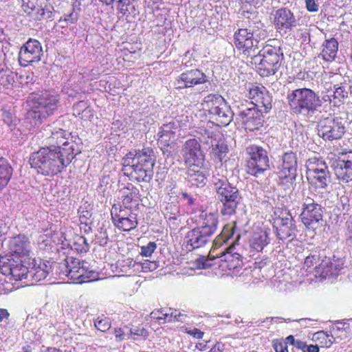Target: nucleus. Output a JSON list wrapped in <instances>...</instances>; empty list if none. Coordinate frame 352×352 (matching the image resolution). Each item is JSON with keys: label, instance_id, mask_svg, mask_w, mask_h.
I'll return each mask as SVG.
<instances>
[{"label": "nucleus", "instance_id": "obj_32", "mask_svg": "<svg viewBox=\"0 0 352 352\" xmlns=\"http://www.w3.org/2000/svg\"><path fill=\"white\" fill-rule=\"evenodd\" d=\"M235 225L234 222L233 224L228 223L223 226L221 233L213 240L214 249L220 248L224 244H229L230 248L235 245L236 242H238L241 238L240 234H236L234 237Z\"/></svg>", "mask_w": 352, "mask_h": 352}, {"label": "nucleus", "instance_id": "obj_11", "mask_svg": "<svg viewBox=\"0 0 352 352\" xmlns=\"http://www.w3.org/2000/svg\"><path fill=\"white\" fill-rule=\"evenodd\" d=\"M314 197H317L314 193L303 196L300 214L301 222L305 228L313 231L322 226L324 213V208L315 200Z\"/></svg>", "mask_w": 352, "mask_h": 352}, {"label": "nucleus", "instance_id": "obj_2", "mask_svg": "<svg viewBox=\"0 0 352 352\" xmlns=\"http://www.w3.org/2000/svg\"><path fill=\"white\" fill-rule=\"evenodd\" d=\"M156 157L151 147L133 149L122 159V172L130 180L149 183L153 177Z\"/></svg>", "mask_w": 352, "mask_h": 352}, {"label": "nucleus", "instance_id": "obj_57", "mask_svg": "<svg viewBox=\"0 0 352 352\" xmlns=\"http://www.w3.org/2000/svg\"><path fill=\"white\" fill-rule=\"evenodd\" d=\"M157 248V244L155 242L150 241L147 245H142L141 247L140 254L142 256L148 257L152 255Z\"/></svg>", "mask_w": 352, "mask_h": 352}, {"label": "nucleus", "instance_id": "obj_14", "mask_svg": "<svg viewBox=\"0 0 352 352\" xmlns=\"http://www.w3.org/2000/svg\"><path fill=\"white\" fill-rule=\"evenodd\" d=\"M0 273L9 276L10 280L27 279L29 278L28 260L1 256Z\"/></svg>", "mask_w": 352, "mask_h": 352}, {"label": "nucleus", "instance_id": "obj_55", "mask_svg": "<svg viewBox=\"0 0 352 352\" xmlns=\"http://www.w3.org/2000/svg\"><path fill=\"white\" fill-rule=\"evenodd\" d=\"M108 241L109 237L106 230L100 228V230L98 232V233L96 234L94 239L95 243L104 247L107 244Z\"/></svg>", "mask_w": 352, "mask_h": 352}, {"label": "nucleus", "instance_id": "obj_33", "mask_svg": "<svg viewBox=\"0 0 352 352\" xmlns=\"http://www.w3.org/2000/svg\"><path fill=\"white\" fill-rule=\"evenodd\" d=\"M122 203L124 208L132 211L133 207L139 205L140 191L133 184H127L126 186L122 190Z\"/></svg>", "mask_w": 352, "mask_h": 352}, {"label": "nucleus", "instance_id": "obj_5", "mask_svg": "<svg viewBox=\"0 0 352 352\" xmlns=\"http://www.w3.org/2000/svg\"><path fill=\"white\" fill-rule=\"evenodd\" d=\"M194 223L195 227L188 231L184 238V244L188 252L203 248L212 241L219 223L218 215L202 211Z\"/></svg>", "mask_w": 352, "mask_h": 352}, {"label": "nucleus", "instance_id": "obj_10", "mask_svg": "<svg viewBox=\"0 0 352 352\" xmlns=\"http://www.w3.org/2000/svg\"><path fill=\"white\" fill-rule=\"evenodd\" d=\"M245 171L254 177L263 175L270 169L269 151L262 146L252 144L245 148Z\"/></svg>", "mask_w": 352, "mask_h": 352}, {"label": "nucleus", "instance_id": "obj_8", "mask_svg": "<svg viewBox=\"0 0 352 352\" xmlns=\"http://www.w3.org/2000/svg\"><path fill=\"white\" fill-rule=\"evenodd\" d=\"M284 61V54L280 47L267 45L257 54L251 57V63L254 65L261 77L274 75Z\"/></svg>", "mask_w": 352, "mask_h": 352}, {"label": "nucleus", "instance_id": "obj_18", "mask_svg": "<svg viewBox=\"0 0 352 352\" xmlns=\"http://www.w3.org/2000/svg\"><path fill=\"white\" fill-rule=\"evenodd\" d=\"M307 172L312 175L316 184L320 188H326L331 182V173L322 157H312L307 162Z\"/></svg>", "mask_w": 352, "mask_h": 352}, {"label": "nucleus", "instance_id": "obj_36", "mask_svg": "<svg viewBox=\"0 0 352 352\" xmlns=\"http://www.w3.org/2000/svg\"><path fill=\"white\" fill-rule=\"evenodd\" d=\"M106 6H112L115 2L117 3V9L119 12L126 17L129 16H135L138 14L135 6L132 3L131 0H98Z\"/></svg>", "mask_w": 352, "mask_h": 352}, {"label": "nucleus", "instance_id": "obj_25", "mask_svg": "<svg viewBox=\"0 0 352 352\" xmlns=\"http://www.w3.org/2000/svg\"><path fill=\"white\" fill-rule=\"evenodd\" d=\"M344 263V258H336L334 255L332 261L329 257L325 256L318 265H316L314 268L316 276L324 278L336 277L343 269Z\"/></svg>", "mask_w": 352, "mask_h": 352}, {"label": "nucleus", "instance_id": "obj_58", "mask_svg": "<svg viewBox=\"0 0 352 352\" xmlns=\"http://www.w3.org/2000/svg\"><path fill=\"white\" fill-rule=\"evenodd\" d=\"M320 254L318 252L315 251L311 253L309 256L305 258L304 265L306 267L310 268L314 266V263H316L319 261Z\"/></svg>", "mask_w": 352, "mask_h": 352}, {"label": "nucleus", "instance_id": "obj_54", "mask_svg": "<svg viewBox=\"0 0 352 352\" xmlns=\"http://www.w3.org/2000/svg\"><path fill=\"white\" fill-rule=\"evenodd\" d=\"M159 261L144 260L142 262H140L138 267H141L142 271L144 272H152L159 267Z\"/></svg>", "mask_w": 352, "mask_h": 352}, {"label": "nucleus", "instance_id": "obj_26", "mask_svg": "<svg viewBox=\"0 0 352 352\" xmlns=\"http://www.w3.org/2000/svg\"><path fill=\"white\" fill-rule=\"evenodd\" d=\"M10 256H6L15 259L29 260L31 252V246L29 239L25 235L19 234L12 238L9 242Z\"/></svg>", "mask_w": 352, "mask_h": 352}, {"label": "nucleus", "instance_id": "obj_49", "mask_svg": "<svg viewBox=\"0 0 352 352\" xmlns=\"http://www.w3.org/2000/svg\"><path fill=\"white\" fill-rule=\"evenodd\" d=\"M163 322L182 321V317L184 316V315L179 312L177 310H173L170 308L167 309V312H164V314H163Z\"/></svg>", "mask_w": 352, "mask_h": 352}, {"label": "nucleus", "instance_id": "obj_60", "mask_svg": "<svg viewBox=\"0 0 352 352\" xmlns=\"http://www.w3.org/2000/svg\"><path fill=\"white\" fill-rule=\"evenodd\" d=\"M164 312H167L166 309H161L159 310L153 311L151 313V318L153 319L157 320L160 324L164 323L163 322V317H164L163 314H164Z\"/></svg>", "mask_w": 352, "mask_h": 352}, {"label": "nucleus", "instance_id": "obj_35", "mask_svg": "<svg viewBox=\"0 0 352 352\" xmlns=\"http://www.w3.org/2000/svg\"><path fill=\"white\" fill-rule=\"evenodd\" d=\"M179 127L178 121H172L167 124H164L159 129L157 135V142L167 143L170 142L171 139L175 137L176 130Z\"/></svg>", "mask_w": 352, "mask_h": 352}, {"label": "nucleus", "instance_id": "obj_38", "mask_svg": "<svg viewBox=\"0 0 352 352\" xmlns=\"http://www.w3.org/2000/svg\"><path fill=\"white\" fill-rule=\"evenodd\" d=\"M350 92L347 89L346 80L342 78L340 82L333 85V104L335 107H339L344 103L345 99L349 97Z\"/></svg>", "mask_w": 352, "mask_h": 352}, {"label": "nucleus", "instance_id": "obj_45", "mask_svg": "<svg viewBox=\"0 0 352 352\" xmlns=\"http://www.w3.org/2000/svg\"><path fill=\"white\" fill-rule=\"evenodd\" d=\"M213 155L222 162L228 152L227 144L222 140H219L215 144L212 142Z\"/></svg>", "mask_w": 352, "mask_h": 352}, {"label": "nucleus", "instance_id": "obj_37", "mask_svg": "<svg viewBox=\"0 0 352 352\" xmlns=\"http://www.w3.org/2000/svg\"><path fill=\"white\" fill-rule=\"evenodd\" d=\"M322 47L320 56L322 59L327 62L334 60L338 50V41L335 38L327 39L323 43Z\"/></svg>", "mask_w": 352, "mask_h": 352}, {"label": "nucleus", "instance_id": "obj_7", "mask_svg": "<svg viewBox=\"0 0 352 352\" xmlns=\"http://www.w3.org/2000/svg\"><path fill=\"white\" fill-rule=\"evenodd\" d=\"M59 96L54 90H41L33 92L28 98L30 109L27 118L34 121V125L41 124L54 114L59 104Z\"/></svg>", "mask_w": 352, "mask_h": 352}, {"label": "nucleus", "instance_id": "obj_16", "mask_svg": "<svg viewBox=\"0 0 352 352\" xmlns=\"http://www.w3.org/2000/svg\"><path fill=\"white\" fill-rule=\"evenodd\" d=\"M252 103L241 104L238 114L239 118L247 131H254L259 130L263 125V116Z\"/></svg>", "mask_w": 352, "mask_h": 352}, {"label": "nucleus", "instance_id": "obj_62", "mask_svg": "<svg viewBox=\"0 0 352 352\" xmlns=\"http://www.w3.org/2000/svg\"><path fill=\"white\" fill-rule=\"evenodd\" d=\"M305 8L310 12H316L318 11L319 6L315 0H305Z\"/></svg>", "mask_w": 352, "mask_h": 352}, {"label": "nucleus", "instance_id": "obj_47", "mask_svg": "<svg viewBox=\"0 0 352 352\" xmlns=\"http://www.w3.org/2000/svg\"><path fill=\"white\" fill-rule=\"evenodd\" d=\"M94 325L98 330L106 332L111 327L110 320L104 315L100 316L94 320Z\"/></svg>", "mask_w": 352, "mask_h": 352}, {"label": "nucleus", "instance_id": "obj_21", "mask_svg": "<svg viewBox=\"0 0 352 352\" xmlns=\"http://www.w3.org/2000/svg\"><path fill=\"white\" fill-rule=\"evenodd\" d=\"M210 77L202 70L191 69L182 72L174 82L175 88L179 90L192 88L200 85L210 84Z\"/></svg>", "mask_w": 352, "mask_h": 352}, {"label": "nucleus", "instance_id": "obj_39", "mask_svg": "<svg viewBox=\"0 0 352 352\" xmlns=\"http://www.w3.org/2000/svg\"><path fill=\"white\" fill-rule=\"evenodd\" d=\"M129 217H121L113 221L114 226L124 232H129L138 226L137 214L130 211Z\"/></svg>", "mask_w": 352, "mask_h": 352}, {"label": "nucleus", "instance_id": "obj_23", "mask_svg": "<svg viewBox=\"0 0 352 352\" xmlns=\"http://www.w3.org/2000/svg\"><path fill=\"white\" fill-rule=\"evenodd\" d=\"M43 54L41 43L36 39L29 38L20 48L19 62L21 66L27 67L41 60Z\"/></svg>", "mask_w": 352, "mask_h": 352}, {"label": "nucleus", "instance_id": "obj_41", "mask_svg": "<svg viewBox=\"0 0 352 352\" xmlns=\"http://www.w3.org/2000/svg\"><path fill=\"white\" fill-rule=\"evenodd\" d=\"M165 218L168 221L169 224L174 228H177L180 223V210L178 206L173 204H168L164 212Z\"/></svg>", "mask_w": 352, "mask_h": 352}, {"label": "nucleus", "instance_id": "obj_44", "mask_svg": "<svg viewBox=\"0 0 352 352\" xmlns=\"http://www.w3.org/2000/svg\"><path fill=\"white\" fill-rule=\"evenodd\" d=\"M15 82V74L10 69L6 68L0 69V84L3 87L8 89L12 86Z\"/></svg>", "mask_w": 352, "mask_h": 352}, {"label": "nucleus", "instance_id": "obj_27", "mask_svg": "<svg viewBox=\"0 0 352 352\" xmlns=\"http://www.w3.org/2000/svg\"><path fill=\"white\" fill-rule=\"evenodd\" d=\"M185 175V179L189 188H203L207 185L210 173L204 166H195L187 167Z\"/></svg>", "mask_w": 352, "mask_h": 352}, {"label": "nucleus", "instance_id": "obj_28", "mask_svg": "<svg viewBox=\"0 0 352 352\" xmlns=\"http://www.w3.org/2000/svg\"><path fill=\"white\" fill-rule=\"evenodd\" d=\"M250 96L256 103L252 102L256 107L263 108V113H268L272 108L273 97L267 89L263 86H254L250 89Z\"/></svg>", "mask_w": 352, "mask_h": 352}, {"label": "nucleus", "instance_id": "obj_22", "mask_svg": "<svg viewBox=\"0 0 352 352\" xmlns=\"http://www.w3.org/2000/svg\"><path fill=\"white\" fill-rule=\"evenodd\" d=\"M182 155L187 167L203 166L204 164L205 155L199 142L195 138L186 141L182 149Z\"/></svg>", "mask_w": 352, "mask_h": 352}, {"label": "nucleus", "instance_id": "obj_42", "mask_svg": "<svg viewBox=\"0 0 352 352\" xmlns=\"http://www.w3.org/2000/svg\"><path fill=\"white\" fill-rule=\"evenodd\" d=\"M63 246H69L71 250H74L78 254L87 253L89 250V245L86 238L83 236L76 235L73 238L72 243L63 242Z\"/></svg>", "mask_w": 352, "mask_h": 352}, {"label": "nucleus", "instance_id": "obj_48", "mask_svg": "<svg viewBox=\"0 0 352 352\" xmlns=\"http://www.w3.org/2000/svg\"><path fill=\"white\" fill-rule=\"evenodd\" d=\"M138 264H140V263H137L136 261L131 258L124 260L119 263L121 272L124 273H131L132 272H134L135 270V268L137 270H139L140 267H138Z\"/></svg>", "mask_w": 352, "mask_h": 352}, {"label": "nucleus", "instance_id": "obj_63", "mask_svg": "<svg viewBox=\"0 0 352 352\" xmlns=\"http://www.w3.org/2000/svg\"><path fill=\"white\" fill-rule=\"evenodd\" d=\"M130 333L131 335H134V336H142V337H144V338L148 336V331L144 327L131 329Z\"/></svg>", "mask_w": 352, "mask_h": 352}, {"label": "nucleus", "instance_id": "obj_59", "mask_svg": "<svg viewBox=\"0 0 352 352\" xmlns=\"http://www.w3.org/2000/svg\"><path fill=\"white\" fill-rule=\"evenodd\" d=\"M273 348L275 352H289L287 343H285L282 340H274Z\"/></svg>", "mask_w": 352, "mask_h": 352}, {"label": "nucleus", "instance_id": "obj_6", "mask_svg": "<svg viewBox=\"0 0 352 352\" xmlns=\"http://www.w3.org/2000/svg\"><path fill=\"white\" fill-rule=\"evenodd\" d=\"M286 99L291 113L307 120L312 118L322 104L320 96L306 87L289 91Z\"/></svg>", "mask_w": 352, "mask_h": 352}, {"label": "nucleus", "instance_id": "obj_31", "mask_svg": "<svg viewBox=\"0 0 352 352\" xmlns=\"http://www.w3.org/2000/svg\"><path fill=\"white\" fill-rule=\"evenodd\" d=\"M234 43L236 47L244 52H250L255 48H258V42L254 40L251 33L245 28H239L234 34Z\"/></svg>", "mask_w": 352, "mask_h": 352}, {"label": "nucleus", "instance_id": "obj_17", "mask_svg": "<svg viewBox=\"0 0 352 352\" xmlns=\"http://www.w3.org/2000/svg\"><path fill=\"white\" fill-rule=\"evenodd\" d=\"M21 8L28 17L36 21H52L55 12L51 3H38V0H23Z\"/></svg>", "mask_w": 352, "mask_h": 352}, {"label": "nucleus", "instance_id": "obj_13", "mask_svg": "<svg viewBox=\"0 0 352 352\" xmlns=\"http://www.w3.org/2000/svg\"><path fill=\"white\" fill-rule=\"evenodd\" d=\"M274 214L276 217L274 219L273 228L276 238L282 241L287 239L292 241L296 239L297 227L290 211L286 208H278Z\"/></svg>", "mask_w": 352, "mask_h": 352}, {"label": "nucleus", "instance_id": "obj_51", "mask_svg": "<svg viewBox=\"0 0 352 352\" xmlns=\"http://www.w3.org/2000/svg\"><path fill=\"white\" fill-rule=\"evenodd\" d=\"M78 12L75 11V8L73 7L72 10L67 14H64L58 20L59 23L65 22L67 25L69 23L74 24L78 21Z\"/></svg>", "mask_w": 352, "mask_h": 352}, {"label": "nucleus", "instance_id": "obj_40", "mask_svg": "<svg viewBox=\"0 0 352 352\" xmlns=\"http://www.w3.org/2000/svg\"><path fill=\"white\" fill-rule=\"evenodd\" d=\"M12 172L13 169L8 161L3 157L0 158V190L8 185Z\"/></svg>", "mask_w": 352, "mask_h": 352}, {"label": "nucleus", "instance_id": "obj_12", "mask_svg": "<svg viewBox=\"0 0 352 352\" xmlns=\"http://www.w3.org/2000/svg\"><path fill=\"white\" fill-rule=\"evenodd\" d=\"M347 121L340 116H328L321 118L316 129L319 137L324 141L332 142L341 139L346 131Z\"/></svg>", "mask_w": 352, "mask_h": 352}, {"label": "nucleus", "instance_id": "obj_24", "mask_svg": "<svg viewBox=\"0 0 352 352\" xmlns=\"http://www.w3.org/2000/svg\"><path fill=\"white\" fill-rule=\"evenodd\" d=\"M282 164L280 177L287 183L293 185L298 176V157L296 153L290 151L285 152L281 157Z\"/></svg>", "mask_w": 352, "mask_h": 352}, {"label": "nucleus", "instance_id": "obj_3", "mask_svg": "<svg viewBox=\"0 0 352 352\" xmlns=\"http://www.w3.org/2000/svg\"><path fill=\"white\" fill-rule=\"evenodd\" d=\"M51 276L75 283H90L98 279L99 274L86 261L66 256L60 262H51Z\"/></svg>", "mask_w": 352, "mask_h": 352}, {"label": "nucleus", "instance_id": "obj_46", "mask_svg": "<svg viewBox=\"0 0 352 352\" xmlns=\"http://www.w3.org/2000/svg\"><path fill=\"white\" fill-rule=\"evenodd\" d=\"M349 324L337 321L331 327V338L336 336L338 338H346L348 331H349Z\"/></svg>", "mask_w": 352, "mask_h": 352}, {"label": "nucleus", "instance_id": "obj_52", "mask_svg": "<svg viewBox=\"0 0 352 352\" xmlns=\"http://www.w3.org/2000/svg\"><path fill=\"white\" fill-rule=\"evenodd\" d=\"M217 257L214 256L212 258H207L204 256H199L195 260V265L199 269H207L213 265V261Z\"/></svg>", "mask_w": 352, "mask_h": 352}, {"label": "nucleus", "instance_id": "obj_20", "mask_svg": "<svg viewBox=\"0 0 352 352\" xmlns=\"http://www.w3.org/2000/svg\"><path fill=\"white\" fill-rule=\"evenodd\" d=\"M331 168L338 180L344 184L352 181V149L339 154L331 164Z\"/></svg>", "mask_w": 352, "mask_h": 352}, {"label": "nucleus", "instance_id": "obj_56", "mask_svg": "<svg viewBox=\"0 0 352 352\" xmlns=\"http://www.w3.org/2000/svg\"><path fill=\"white\" fill-rule=\"evenodd\" d=\"M74 112L80 116V114H83L85 113H91V109L89 108L87 102L84 100H80L77 103L74 104L73 107Z\"/></svg>", "mask_w": 352, "mask_h": 352}, {"label": "nucleus", "instance_id": "obj_29", "mask_svg": "<svg viewBox=\"0 0 352 352\" xmlns=\"http://www.w3.org/2000/svg\"><path fill=\"white\" fill-rule=\"evenodd\" d=\"M29 277L35 282L45 280L48 276H51V262L41 259L28 260Z\"/></svg>", "mask_w": 352, "mask_h": 352}, {"label": "nucleus", "instance_id": "obj_64", "mask_svg": "<svg viewBox=\"0 0 352 352\" xmlns=\"http://www.w3.org/2000/svg\"><path fill=\"white\" fill-rule=\"evenodd\" d=\"M346 243L348 245H352V226H348L347 230L345 233Z\"/></svg>", "mask_w": 352, "mask_h": 352}, {"label": "nucleus", "instance_id": "obj_30", "mask_svg": "<svg viewBox=\"0 0 352 352\" xmlns=\"http://www.w3.org/2000/svg\"><path fill=\"white\" fill-rule=\"evenodd\" d=\"M271 230L267 227L258 228L252 234L249 239V246L252 252H262L271 241Z\"/></svg>", "mask_w": 352, "mask_h": 352}, {"label": "nucleus", "instance_id": "obj_19", "mask_svg": "<svg viewBox=\"0 0 352 352\" xmlns=\"http://www.w3.org/2000/svg\"><path fill=\"white\" fill-rule=\"evenodd\" d=\"M273 24L280 34H290L298 25V19L288 8L277 9L273 14Z\"/></svg>", "mask_w": 352, "mask_h": 352}, {"label": "nucleus", "instance_id": "obj_15", "mask_svg": "<svg viewBox=\"0 0 352 352\" xmlns=\"http://www.w3.org/2000/svg\"><path fill=\"white\" fill-rule=\"evenodd\" d=\"M38 135L43 138L45 144L44 147H51L50 148L56 146L68 147L71 142H77L72 140L73 137L69 140L71 133L50 124L43 126Z\"/></svg>", "mask_w": 352, "mask_h": 352}, {"label": "nucleus", "instance_id": "obj_34", "mask_svg": "<svg viewBox=\"0 0 352 352\" xmlns=\"http://www.w3.org/2000/svg\"><path fill=\"white\" fill-rule=\"evenodd\" d=\"M247 18L248 19V25L245 29H248L252 36H254V40L258 43L267 36L265 25L256 16H254L252 19H250L249 16Z\"/></svg>", "mask_w": 352, "mask_h": 352}, {"label": "nucleus", "instance_id": "obj_53", "mask_svg": "<svg viewBox=\"0 0 352 352\" xmlns=\"http://www.w3.org/2000/svg\"><path fill=\"white\" fill-rule=\"evenodd\" d=\"M129 212L130 210L129 209H126L125 208H124L122 205L120 207L119 211L118 212V207L116 206V204H114L112 206V209L111 211L112 221L116 220V219H120L122 216L123 217H129Z\"/></svg>", "mask_w": 352, "mask_h": 352}, {"label": "nucleus", "instance_id": "obj_9", "mask_svg": "<svg viewBox=\"0 0 352 352\" xmlns=\"http://www.w3.org/2000/svg\"><path fill=\"white\" fill-rule=\"evenodd\" d=\"M203 108L212 122L218 126H227L233 120L234 112L225 98L219 94H208L203 100Z\"/></svg>", "mask_w": 352, "mask_h": 352}, {"label": "nucleus", "instance_id": "obj_61", "mask_svg": "<svg viewBox=\"0 0 352 352\" xmlns=\"http://www.w3.org/2000/svg\"><path fill=\"white\" fill-rule=\"evenodd\" d=\"M179 198L182 201H186L188 206L195 204V199L186 192H182L179 194Z\"/></svg>", "mask_w": 352, "mask_h": 352}, {"label": "nucleus", "instance_id": "obj_43", "mask_svg": "<svg viewBox=\"0 0 352 352\" xmlns=\"http://www.w3.org/2000/svg\"><path fill=\"white\" fill-rule=\"evenodd\" d=\"M228 248H224V250H221L220 253L217 254V257L221 258V261H225L228 263H231L229 266L230 267L235 268L240 265V258L241 256L236 253L232 252H225V250H227Z\"/></svg>", "mask_w": 352, "mask_h": 352}, {"label": "nucleus", "instance_id": "obj_4", "mask_svg": "<svg viewBox=\"0 0 352 352\" xmlns=\"http://www.w3.org/2000/svg\"><path fill=\"white\" fill-rule=\"evenodd\" d=\"M210 182L219 204L220 214L226 217L235 214L243 199L237 186L230 183L226 176L215 172H213Z\"/></svg>", "mask_w": 352, "mask_h": 352}, {"label": "nucleus", "instance_id": "obj_1", "mask_svg": "<svg viewBox=\"0 0 352 352\" xmlns=\"http://www.w3.org/2000/svg\"><path fill=\"white\" fill-rule=\"evenodd\" d=\"M71 142L68 147H41L31 154L30 164L38 173L54 176L62 173L81 153V142Z\"/></svg>", "mask_w": 352, "mask_h": 352}, {"label": "nucleus", "instance_id": "obj_50", "mask_svg": "<svg viewBox=\"0 0 352 352\" xmlns=\"http://www.w3.org/2000/svg\"><path fill=\"white\" fill-rule=\"evenodd\" d=\"M160 145V149L162 152V155L166 160L167 159H173L174 155V143L173 142H167V143H162L157 142Z\"/></svg>", "mask_w": 352, "mask_h": 352}]
</instances>
